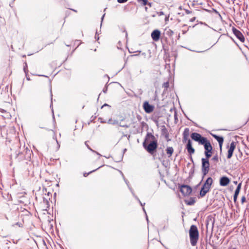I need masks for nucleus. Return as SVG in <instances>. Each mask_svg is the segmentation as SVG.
Segmentation results:
<instances>
[{
  "mask_svg": "<svg viewBox=\"0 0 249 249\" xmlns=\"http://www.w3.org/2000/svg\"><path fill=\"white\" fill-rule=\"evenodd\" d=\"M43 244H44V245H46V243H45V242L44 240H43Z\"/></svg>",
  "mask_w": 249,
  "mask_h": 249,
  "instance_id": "nucleus-58",
  "label": "nucleus"
},
{
  "mask_svg": "<svg viewBox=\"0 0 249 249\" xmlns=\"http://www.w3.org/2000/svg\"><path fill=\"white\" fill-rule=\"evenodd\" d=\"M119 125L120 126L123 127H125V128L129 127V125H128L127 124H119Z\"/></svg>",
  "mask_w": 249,
  "mask_h": 249,
  "instance_id": "nucleus-36",
  "label": "nucleus"
},
{
  "mask_svg": "<svg viewBox=\"0 0 249 249\" xmlns=\"http://www.w3.org/2000/svg\"><path fill=\"white\" fill-rule=\"evenodd\" d=\"M189 235L192 246H196L197 242L199 235L198 231L196 225H193L191 226L189 230Z\"/></svg>",
  "mask_w": 249,
  "mask_h": 249,
  "instance_id": "nucleus-1",
  "label": "nucleus"
},
{
  "mask_svg": "<svg viewBox=\"0 0 249 249\" xmlns=\"http://www.w3.org/2000/svg\"><path fill=\"white\" fill-rule=\"evenodd\" d=\"M191 137L194 141L199 142V144H201L207 139L196 132L192 133L191 135Z\"/></svg>",
  "mask_w": 249,
  "mask_h": 249,
  "instance_id": "nucleus-6",
  "label": "nucleus"
},
{
  "mask_svg": "<svg viewBox=\"0 0 249 249\" xmlns=\"http://www.w3.org/2000/svg\"><path fill=\"white\" fill-rule=\"evenodd\" d=\"M43 201L45 202L47 205L49 204V201H48L47 199L44 197H43Z\"/></svg>",
  "mask_w": 249,
  "mask_h": 249,
  "instance_id": "nucleus-42",
  "label": "nucleus"
},
{
  "mask_svg": "<svg viewBox=\"0 0 249 249\" xmlns=\"http://www.w3.org/2000/svg\"><path fill=\"white\" fill-rule=\"evenodd\" d=\"M186 13L187 14H189V13H190V11H189V10H186Z\"/></svg>",
  "mask_w": 249,
  "mask_h": 249,
  "instance_id": "nucleus-53",
  "label": "nucleus"
},
{
  "mask_svg": "<svg viewBox=\"0 0 249 249\" xmlns=\"http://www.w3.org/2000/svg\"><path fill=\"white\" fill-rule=\"evenodd\" d=\"M190 159H191V160H192V161L193 162V158L191 156L190 157Z\"/></svg>",
  "mask_w": 249,
  "mask_h": 249,
  "instance_id": "nucleus-56",
  "label": "nucleus"
},
{
  "mask_svg": "<svg viewBox=\"0 0 249 249\" xmlns=\"http://www.w3.org/2000/svg\"><path fill=\"white\" fill-rule=\"evenodd\" d=\"M23 70H24V71L25 73L26 74H27V71H28L27 70V63H25V65L24 66V67H23Z\"/></svg>",
  "mask_w": 249,
  "mask_h": 249,
  "instance_id": "nucleus-28",
  "label": "nucleus"
},
{
  "mask_svg": "<svg viewBox=\"0 0 249 249\" xmlns=\"http://www.w3.org/2000/svg\"><path fill=\"white\" fill-rule=\"evenodd\" d=\"M166 151L167 154L168 155V157H170L174 152V149L172 147H167Z\"/></svg>",
  "mask_w": 249,
  "mask_h": 249,
  "instance_id": "nucleus-17",
  "label": "nucleus"
},
{
  "mask_svg": "<svg viewBox=\"0 0 249 249\" xmlns=\"http://www.w3.org/2000/svg\"><path fill=\"white\" fill-rule=\"evenodd\" d=\"M147 9H148V8H147V7H145V10L146 11H147Z\"/></svg>",
  "mask_w": 249,
  "mask_h": 249,
  "instance_id": "nucleus-57",
  "label": "nucleus"
},
{
  "mask_svg": "<svg viewBox=\"0 0 249 249\" xmlns=\"http://www.w3.org/2000/svg\"><path fill=\"white\" fill-rule=\"evenodd\" d=\"M208 191V189H206L203 187H201L200 191V195L201 196H204Z\"/></svg>",
  "mask_w": 249,
  "mask_h": 249,
  "instance_id": "nucleus-18",
  "label": "nucleus"
},
{
  "mask_svg": "<svg viewBox=\"0 0 249 249\" xmlns=\"http://www.w3.org/2000/svg\"><path fill=\"white\" fill-rule=\"evenodd\" d=\"M121 174H122V176H123V178H124V181H125V183L126 184V185H127V186H128V187H129V182H128V181L124 178V175H123V174L122 173V172H121Z\"/></svg>",
  "mask_w": 249,
  "mask_h": 249,
  "instance_id": "nucleus-31",
  "label": "nucleus"
},
{
  "mask_svg": "<svg viewBox=\"0 0 249 249\" xmlns=\"http://www.w3.org/2000/svg\"><path fill=\"white\" fill-rule=\"evenodd\" d=\"M213 136L218 141V135H213Z\"/></svg>",
  "mask_w": 249,
  "mask_h": 249,
  "instance_id": "nucleus-45",
  "label": "nucleus"
},
{
  "mask_svg": "<svg viewBox=\"0 0 249 249\" xmlns=\"http://www.w3.org/2000/svg\"><path fill=\"white\" fill-rule=\"evenodd\" d=\"M71 10L74 11V12H76V11L75 10H74V9H71Z\"/></svg>",
  "mask_w": 249,
  "mask_h": 249,
  "instance_id": "nucleus-60",
  "label": "nucleus"
},
{
  "mask_svg": "<svg viewBox=\"0 0 249 249\" xmlns=\"http://www.w3.org/2000/svg\"><path fill=\"white\" fill-rule=\"evenodd\" d=\"M223 138L222 137H220L219 136V138H218V142H219V147H220V152H221L222 151V143L223 142Z\"/></svg>",
  "mask_w": 249,
  "mask_h": 249,
  "instance_id": "nucleus-19",
  "label": "nucleus"
},
{
  "mask_svg": "<svg viewBox=\"0 0 249 249\" xmlns=\"http://www.w3.org/2000/svg\"><path fill=\"white\" fill-rule=\"evenodd\" d=\"M194 168H195V166H194V165H193V166L191 169V171H190V176H191V174H193V173L194 172Z\"/></svg>",
  "mask_w": 249,
  "mask_h": 249,
  "instance_id": "nucleus-37",
  "label": "nucleus"
},
{
  "mask_svg": "<svg viewBox=\"0 0 249 249\" xmlns=\"http://www.w3.org/2000/svg\"><path fill=\"white\" fill-rule=\"evenodd\" d=\"M209 159L206 157L205 158H202L201 159L202 161V172L203 176L206 175L210 169V163L209 161Z\"/></svg>",
  "mask_w": 249,
  "mask_h": 249,
  "instance_id": "nucleus-4",
  "label": "nucleus"
},
{
  "mask_svg": "<svg viewBox=\"0 0 249 249\" xmlns=\"http://www.w3.org/2000/svg\"><path fill=\"white\" fill-rule=\"evenodd\" d=\"M134 197L135 198V199L136 200H137L138 201V202H139V203L140 204V205L143 207V206L144 205L145 203H144L143 204L141 202V201H140V200L139 199V198L138 197V196H136V195H134Z\"/></svg>",
  "mask_w": 249,
  "mask_h": 249,
  "instance_id": "nucleus-25",
  "label": "nucleus"
},
{
  "mask_svg": "<svg viewBox=\"0 0 249 249\" xmlns=\"http://www.w3.org/2000/svg\"><path fill=\"white\" fill-rule=\"evenodd\" d=\"M50 93H51V104L50 107H51L52 106V100H53V94H52V88H51L50 89Z\"/></svg>",
  "mask_w": 249,
  "mask_h": 249,
  "instance_id": "nucleus-38",
  "label": "nucleus"
},
{
  "mask_svg": "<svg viewBox=\"0 0 249 249\" xmlns=\"http://www.w3.org/2000/svg\"><path fill=\"white\" fill-rule=\"evenodd\" d=\"M213 160H218V157L217 155L214 156L213 158Z\"/></svg>",
  "mask_w": 249,
  "mask_h": 249,
  "instance_id": "nucleus-43",
  "label": "nucleus"
},
{
  "mask_svg": "<svg viewBox=\"0 0 249 249\" xmlns=\"http://www.w3.org/2000/svg\"><path fill=\"white\" fill-rule=\"evenodd\" d=\"M241 183H240L237 186L236 189L234 192V196H233V200H234V202H235L236 201L237 196L239 195V192L241 189Z\"/></svg>",
  "mask_w": 249,
  "mask_h": 249,
  "instance_id": "nucleus-15",
  "label": "nucleus"
},
{
  "mask_svg": "<svg viewBox=\"0 0 249 249\" xmlns=\"http://www.w3.org/2000/svg\"><path fill=\"white\" fill-rule=\"evenodd\" d=\"M201 144L203 145L205 151V155L207 158L212 156L213 148L209 141L207 139Z\"/></svg>",
  "mask_w": 249,
  "mask_h": 249,
  "instance_id": "nucleus-3",
  "label": "nucleus"
},
{
  "mask_svg": "<svg viewBox=\"0 0 249 249\" xmlns=\"http://www.w3.org/2000/svg\"><path fill=\"white\" fill-rule=\"evenodd\" d=\"M143 147L150 154H153L158 146L157 141H152L148 144L145 142H143Z\"/></svg>",
  "mask_w": 249,
  "mask_h": 249,
  "instance_id": "nucleus-2",
  "label": "nucleus"
},
{
  "mask_svg": "<svg viewBox=\"0 0 249 249\" xmlns=\"http://www.w3.org/2000/svg\"><path fill=\"white\" fill-rule=\"evenodd\" d=\"M235 148V142H232L230 145L229 146L228 151V155H227V158L230 159L232 156L233 151Z\"/></svg>",
  "mask_w": 249,
  "mask_h": 249,
  "instance_id": "nucleus-11",
  "label": "nucleus"
},
{
  "mask_svg": "<svg viewBox=\"0 0 249 249\" xmlns=\"http://www.w3.org/2000/svg\"><path fill=\"white\" fill-rule=\"evenodd\" d=\"M188 136H183V142H185L187 141L186 148L190 155H192L195 153V149L192 147V142L190 139H188Z\"/></svg>",
  "mask_w": 249,
  "mask_h": 249,
  "instance_id": "nucleus-5",
  "label": "nucleus"
},
{
  "mask_svg": "<svg viewBox=\"0 0 249 249\" xmlns=\"http://www.w3.org/2000/svg\"><path fill=\"white\" fill-rule=\"evenodd\" d=\"M195 202V201L193 199H191L188 203L187 204L189 205H193Z\"/></svg>",
  "mask_w": 249,
  "mask_h": 249,
  "instance_id": "nucleus-29",
  "label": "nucleus"
},
{
  "mask_svg": "<svg viewBox=\"0 0 249 249\" xmlns=\"http://www.w3.org/2000/svg\"><path fill=\"white\" fill-rule=\"evenodd\" d=\"M88 141H86V142H85V145L87 146V147H88V148L89 150H90L91 151H92V152H95V151H94V150L92 149L89 147V146L88 144Z\"/></svg>",
  "mask_w": 249,
  "mask_h": 249,
  "instance_id": "nucleus-30",
  "label": "nucleus"
},
{
  "mask_svg": "<svg viewBox=\"0 0 249 249\" xmlns=\"http://www.w3.org/2000/svg\"><path fill=\"white\" fill-rule=\"evenodd\" d=\"M214 11H215L216 13H218V12H217L216 10H214Z\"/></svg>",
  "mask_w": 249,
  "mask_h": 249,
  "instance_id": "nucleus-61",
  "label": "nucleus"
},
{
  "mask_svg": "<svg viewBox=\"0 0 249 249\" xmlns=\"http://www.w3.org/2000/svg\"><path fill=\"white\" fill-rule=\"evenodd\" d=\"M180 191L184 196H187L191 193L192 189L190 186L183 184L180 187Z\"/></svg>",
  "mask_w": 249,
  "mask_h": 249,
  "instance_id": "nucleus-7",
  "label": "nucleus"
},
{
  "mask_svg": "<svg viewBox=\"0 0 249 249\" xmlns=\"http://www.w3.org/2000/svg\"><path fill=\"white\" fill-rule=\"evenodd\" d=\"M108 123L112 124H119L118 121H117V120L112 121L111 119L108 120Z\"/></svg>",
  "mask_w": 249,
  "mask_h": 249,
  "instance_id": "nucleus-24",
  "label": "nucleus"
},
{
  "mask_svg": "<svg viewBox=\"0 0 249 249\" xmlns=\"http://www.w3.org/2000/svg\"><path fill=\"white\" fill-rule=\"evenodd\" d=\"M152 141H157V140L152 133L148 132L144 142H145L146 143H149L152 142Z\"/></svg>",
  "mask_w": 249,
  "mask_h": 249,
  "instance_id": "nucleus-12",
  "label": "nucleus"
},
{
  "mask_svg": "<svg viewBox=\"0 0 249 249\" xmlns=\"http://www.w3.org/2000/svg\"><path fill=\"white\" fill-rule=\"evenodd\" d=\"M123 159V156L120 158V160H122Z\"/></svg>",
  "mask_w": 249,
  "mask_h": 249,
  "instance_id": "nucleus-62",
  "label": "nucleus"
},
{
  "mask_svg": "<svg viewBox=\"0 0 249 249\" xmlns=\"http://www.w3.org/2000/svg\"><path fill=\"white\" fill-rule=\"evenodd\" d=\"M107 106H109V105H107V104H105L104 105L102 106V108H103L104 107H107Z\"/></svg>",
  "mask_w": 249,
  "mask_h": 249,
  "instance_id": "nucleus-50",
  "label": "nucleus"
},
{
  "mask_svg": "<svg viewBox=\"0 0 249 249\" xmlns=\"http://www.w3.org/2000/svg\"><path fill=\"white\" fill-rule=\"evenodd\" d=\"M103 166H100L99 167H98V168L95 169V170H93L89 173H84V174H83V176L85 177H87L89 175L90 173L93 172H95V171H96L97 170H98V169H99L100 168H101V167H102Z\"/></svg>",
  "mask_w": 249,
  "mask_h": 249,
  "instance_id": "nucleus-23",
  "label": "nucleus"
},
{
  "mask_svg": "<svg viewBox=\"0 0 249 249\" xmlns=\"http://www.w3.org/2000/svg\"><path fill=\"white\" fill-rule=\"evenodd\" d=\"M190 134V130L189 128H185L183 132V136L189 137Z\"/></svg>",
  "mask_w": 249,
  "mask_h": 249,
  "instance_id": "nucleus-20",
  "label": "nucleus"
},
{
  "mask_svg": "<svg viewBox=\"0 0 249 249\" xmlns=\"http://www.w3.org/2000/svg\"><path fill=\"white\" fill-rule=\"evenodd\" d=\"M94 152V153H95L96 154H97L98 155H99V156H102L100 153H98V152H97V151H95V152Z\"/></svg>",
  "mask_w": 249,
  "mask_h": 249,
  "instance_id": "nucleus-51",
  "label": "nucleus"
},
{
  "mask_svg": "<svg viewBox=\"0 0 249 249\" xmlns=\"http://www.w3.org/2000/svg\"><path fill=\"white\" fill-rule=\"evenodd\" d=\"M104 157L107 158V159H109V158L111 157V156L110 155H109L108 156H104Z\"/></svg>",
  "mask_w": 249,
  "mask_h": 249,
  "instance_id": "nucleus-49",
  "label": "nucleus"
},
{
  "mask_svg": "<svg viewBox=\"0 0 249 249\" xmlns=\"http://www.w3.org/2000/svg\"><path fill=\"white\" fill-rule=\"evenodd\" d=\"M125 35H126V36H127V33L125 32Z\"/></svg>",
  "mask_w": 249,
  "mask_h": 249,
  "instance_id": "nucleus-63",
  "label": "nucleus"
},
{
  "mask_svg": "<svg viewBox=\"0 0 249 249\" xmlns=\"http://www.w3.org/2000/svg\"><path fill=\"white\" fill-rule=\"evenodd\" d=\"M157 14L158 15V16H161V15H164V13L162 11H160L159 12H157Z\"/></svg>",
  "mask_w": 249,
  "mask_h": 249,
  "instance_id": "nucleus-40",
  "label": "nucleus"
},
{
  "mask_svg": "<svg viewBox=\"0 0 249 249\" xmlns=\"http://www.w3.org/2000/svg\"><path fill=\"white\" fill-rule=\"evenodd\" d=\"M246 201V197L245 196H243L241 198V203L242 204L244 203Z\"/></svg>",
  "mask_w": 249,
  "mask_h": 249,
  "instance_id": "nucleus-33",
  "label": "nucleus"
},
{
  "mask_svg": "<svg viewBox=\"0 0 249 249\" xmlns=\"http://www.w3.org/2000/svg\"><path fill=\"white\" fill-rule=\"evenodd\" d=\"M151 36L154 41H157L160 39V32L159 30H155L152 32Z\"/></svg>",
  "mask_w": 249,
  "mask_h": 249,
  "instance_id": "nucleus-10",
  "label": "nucleus"
},
{
  "mask_svg": "<svg viewBox=\"0 0 249 249\" xmlns=\"http://www.w3.org/2000/svg\"><path fill=\"white\" fill-rule=\"evenodd\" d=\"M26 78H27V79L28 80H30V78L27 76V74H26Z\"/></svg>",
  "mask_w": 249,
  "mask_h": 249,
  "instance_id": "nucleus-55",
  "label": "nucleus"
},
{
  "mask_svg": "<svg viewBox=\"0 0 249 249\" xmlns=\"http://www.w3.org/2000/svg\"><path fill=\"white\" fill-rule=\"evenodd\" d=\"M218 16H219V18H220L221 20V22H222L223 25H224V27L223 28H220L219 29V31H221L220 32V33H222L223 34H224L226 32V26H228V24L226 23V22H225L223 20H222V18L220 16V15L219 14L218 15Z\"/></svg>",
  "mask_w": 249,
  "mask_h": 249,
  "instance_id": "nucleus-16",
  "label": "nucleus"
},
{
  "mask_svg": "<svg viewBox=\"0 0 249 249\" xmlns=\"http://www.w3.org/2000/svg\"><path fill=\"white\" fill-rule=\"evenodd\" d=\"M128 187L129 188L130 191H131V192L133 196L134 197V195H136L135 194L133 190L132 189V188L131 187H130V186L129 187Z\"/></svg>",
  "mask_w": 249,
  "mask_h": 249,
  "instance_id": "nucleus-35",
  "label": "nucleus"
},
{
  "mask_svg": "<svg viewBox=\"0 0 249 249\" xmlns=\"http://www.w3.org/2000/svg\"><path fill=\"white\" fill-rule=\"evenodd\" d=\"M162 131H164V130H166V128H164V129H162Z\"/></svg>",
  "mask_w": 249,
  "mask_h": 249,
  "instance_id": "nucleus-59",
  "label": "nucleus"
},
{
  "mask_svg": "<svg viewBox=\"0 0 249 249\" xmlns=\"http://www.w3.org/2000/svg\"><path fill=\"white\" fill-rule=\"evenodd\" d=\"M148 0H137V1L142 5L145 6L147 4Z\"/></svg>",
  "mask_w": 249,
  "mask_h": 249,
  "instance_id": "nucleus-21",
  "label": "nucleus"
},
{
  "mask_svg": "<svg viewBox=\"0 0 249 249\" xmlns=\"http://www.w3.org/2000/svg\"><path fill=\"white\" fill-rule=\"evenodd\" d=\"M174 32L171 30H169L168 31H167V34L169 36H172Z\"/></svg>",
  "mask_w": 249,
  "mask_h": 249,
  "instance_id": "nucleus-32",
  "label": "nucleus"
},
{
  "mask_svg": "<svg viewBox=\"0 0 249 249\" xmlns=\"http://www.w3.org/2000/svg\"><path fill=\"white\" fill-rule=\"evenodd\" d=\"M0 111L1 112V113H3V112H5V110H4L3 109H0Z\"/></svg>",
  "mask_w": 249,
  "mask_h": 249,
  "instance_id": "nucleus-48",
  "label": "nucleus"
},
{
  "mask_svg": "<svg viewBox=\"0 0 249 249\" xmlns=\"http://www.w3.org/2000/svg\"><path fill=\"white\" fill-rule=\"evenodd\" d=\"M216 214H211L208 217L207 225H212L213 227L214 226V223L216 220Z\"/></svg>",
  "mask_w": 249,
  "mask_h": 249,
  "instance_id": "nucleus-13",
  "label": "nucleus"
},
{
  "mask_svg": "<svg viewBox=\"0 0 249 249\" xmlns=\"http://www.w3.org/2000/svg\"><path fill=\"white\" fill-rule=\"evenodd\" d=\"M107 87H105L104 88V89H103V91L104 93H106L107 91Z\"/></svg>",
  "mask_w": 249,
  "mask_h": 249,
  "instance_id": "nucleus-41",
  "label": "nucleus"
},
{
  "mask_svg": "<svg viewBox=\"0 0 249 249\" xmlns=\"http://www.w3.org/2000/svg\"><path fill=\"white\" fill-rule=\"evenodd\" d=\"M232 31L236 37L242 42L245 41V37L242 33L234 27H232Z\"/></svg>",
  "mask_w": 249,
  "mask_h": 249,
  "instance_id": "nucleus-8",
  "label": "nucleus"
},
{
  "mask_svg": "<svg viewBox=\"0 0 249 249\" xmlns=\"http://www.w3.org/2000/svg\"><path fill=\"white\" fill-rule=\"evenodd\" d=\"M105 16V14H104L103 16L102 17V18H101V23L103 22V20L104 19V17ZM102 25V23L101 24V26Z\"/></svg>",
  "mask_w": 249,
  "mask_h": 249,
  "instance_id": "nucleus-46",
  "label": "nucleus"
},
{
  "mask_svg": "<svg viewBox=\"0 0 249 249\" xmlns=\"http://www.w3.org/2000/svg\"><path fill=\"white\" fill-rule=\"evenodd\" d=\"M142 210H143V212H144V213H145V215H146V220L147 221V222H148V216H147V214H146V211H145V209H144V208L143 207H142Z\"/></svg>",
  "mask_w": 249,
  "mask_h": 249,
  "instance_id": "nucleus-39",
  "label": "nucleus"
},
{
  "mask_svg": "<svg viewBox=\"0 0 249 249\" xmlns=\"http://www.w3.org/2000/svg\"><path fill=\"white\" fill-rule=\"evenodd\" d=\"M213 249H216V247H214L213 248Z\"/></svg>",
  "mask_w": 249,
  "mask_h": 249,
  "instance_id": "nucleus-64",
  "label": "nucleus"
},
{
  "mask_svg": "<svg viewBox=\"0 0 249 249\" xmlns=\"http://www.w3.org/2000/svg\"><path fill=\"white\" fill-rule=\"evenodd\" d=\"M143 107L145 112L147 113H151L154 108L153 105H150L148 102L145 101L143 104Z\"/></svg>",
  "mask_w": 249,
  "mask_h": 249,
  "instance_id": "nucleus-9",
  "label": "nucleus"
},
{
  "mask_svg": "<svg viewBox=\"0 0 249 249\" xmlns=\"http://www.w3.org/2000/svg\"><path fill=\"white\" fill-rule=\"evenodd\" d=\"M126 151V148L124 149V150H123V153H124V152H125Z\"/></svg>",
  "mask_w": 249,
  "mask_h": 249,
  "instance_id": "nucleus-54",
  "label": "nucleus"
},
{
  "mask_svg": "<svg viewBox=\"0 0 249 249\" xmlns=\"http://www.w3.org/2000/svg\"><path fill=\"white\" fill-rule=\"evenodd\" d=\"M195 20V18H191V19H190V21H192V22H193V21H194Z\"/></svg>",
  "mask_w": 249,
  "mask_h": 249,
  "instance_id": "nucleus-52",
  "label": "nucleus"
},
{
  "mask_svg": "<svg viewBox=\"0 0 249 249\" xmlns=\"http://www.w3.org/2000/svg\"><path fill=\"white\" fill-rule=\"evenodd\" d=\"M4 242L5 243V244H8V243H9V242H9L8 240H5L4 241Z\"/></svg>",
  "mask_w": 249,
  "mask_h": 249,
  "instance_id": "nucleus-47",
  "label": "nucleus"
},
{
  "mask_svg": "<svg viewBox=\"0 0 249 249\" xmlns=\"http://www.w3.org/2000/svg\"><path fill=\"white\" fill-rule=\"evenodd\" d=\"M147 5L148 6H149V7H151L152 6V2H149L147 1Z\"/></svg>",
  "mask_w": 249,
  "mask_h": 249,
  "instance_id": "nucleus-44",
  "label": "nucleus"
},
{
  "mask_svg": "<svg viewBox=\"0 0 249 249\" xmlns=\"http://www.w3.org/2000/svg\"><path fill=\"white\" fill-rule=\"evenodd\" d=\"M128 187L129 188L130 191H131V192L133 196L134 197V195H136L135 194L133 190L132 189V188L131 187H130V186L129 187Z\"/></svg>",
  "mask_w": 249,
  "mask_h": 249,
  "instance_id": "nucleus-34",
  "label": "nucleus"
},
{
  "mask_svg": "<svg viewBox=\"0 0 249 249\" xmlns=\"http://www.w3.org/2000/svg\"><path fill=\"white\" fill-rule=\"evenodd\" d=\"M203 188L206 189H208V190H209L210 188V186L209 185H208V184H206V183H204V184H203V185L202 186Z\"/></svg>",
  "mask_w": 249,
  "mask_h": 249,
  "instance_id": "nucleus-26",
  "label": "nucleus"
},
{
  "mask_svg": "<svg viewBox=\"0 0 249 249\" xmlns=\"http://www.w3.org/2000/svg\"><path fill=\"white\" fill-rule=\"evenodd\" d=\"M230 179L228 177H223L220 178V184L222 186H227L230 183Z\"/></svg>",
  "mask_w": 249,
  "mask_h": 249,
  "instance_id": "nucleus-14",
  "label": "nucleus"
},
{
  "mask_svg": "<svg viewBox=\"0 0 249 249\" xmlns=\"http://www.w3.org/2000/svg\"><path fill=\"white\" fill-rule=\"evenodd\" d=\"M169 82H164L162 84V87L167 89V88H168L169 87Z\"/></svg>",
  "mask_w": 249,
  "mask_h": 249,
  "instance_id": "nucleus-27",
  "label": "nucleus"
},
{
  "mask_svg": "<svg viewBox=\"0 0 249 249\" xmlns=\"http://www.w3.org/2000/svg\"><path fill=\"white\" fill-rule=\"evenodd\" d=\"M213 182V179L211 178H208L206 180L205 183H206L207 184L211 186L212 183Z\"/></svg>",
  "mask_w": 249,
  "mask_h": 249,
  "instance_id": "nucleus-22",
  "label": "nucleus"
}]
</instances>
